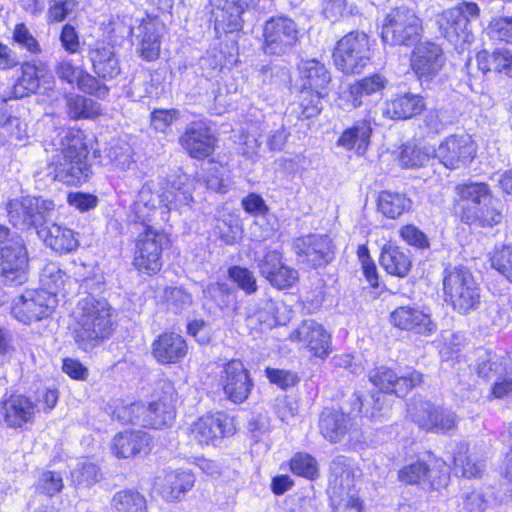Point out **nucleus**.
Wrapping results in <instances>:
<instances>
[{"label":"nucleus","instance_id":"338daca9","mask_svg":"<svg viewBox=\"0 0 512 512\" xmlns=\"http://www.w3.org/2000/svg\"><path fill=\"white\" fill-rule=\"evenodd\" d=\"M63 488V480L59 473L45 471L39 478L37 489L48 496H53Z\"/></svg>","mask_w":512,"mask_h":512},{"label":"nucleus","instance_id":"c03bdc74","mask_svg":"<svg viewBox=\"0 0 512 512\" xmlns=\"http://www.w3.org/2000/svg\"><path fill=\"white\" fill-rule=\"evenodd\" d=\"M110 505L112 512H147L145 497L132 489L116 492Z\"/></svg>","mask_w":512,"mask_h":512},{"label":"nucleus","instance_id":"4be33fe9","mask_svg":"<svg viewBox=\"0 0 512 512\" xmlns=\"http://www.w3.org/2000/svg\"><path fill=\"white\" fill-rule=\"evenodd\" d=\"M370 382L384 393H394L398 397L406 395L412 388L422 381L421 373L412 370L406 374L398 375L387 366H379L369 371Z\"/></svg>","mask_w":512,"mask_h":512},{"label":"nucleus","instance_id":"49530a36","mask_svg":"<svg viewBox=\"0 0 512 512\" xmlns=\"http://www.w3.org/2000/svg\"><path fill=\"white\" fill-rule=\"evenodd\" d=\"M467 451V446L464 444L457 447L453 456L456 472H460L462 476L467 478L478 477L483 472L485 464L483 461L467 455Z\"/></svg>","mask_w":512,"mask_h":512},{"label":"nucleus","instance_id":"0e129e2a","mask_svg":"<svg viewBox=\"0 0 512 512\" xmlns=\"http://www.w3.org/2000/svg\"><path fill=\"white\" fill-rule=\"evenodd\" d=\"M400 236L408 245L417 249H427L430 247L427 235L413 224L403 226L400 229Z\"/></svg>","mask_w":512,"mask_h":512},{"label":"nucleus","instance_id":"72a5a7b5","mask_svg":"<svg viewBox=\"0 0 512 512\" xmlns=\"http://www.w3.org/2000/svg\"><path fill=\"white\" fill-rule=\"evenodd\" d=\"M150 437L143 431H125L117 434L112 443V451L118 458H129L146 451Z\"/></svg>","mask_w":512,"mask_h":512},{"label":"nucleus","instance_id":"8fccbe9b","mask_svg":"<svg viewBox=\"0 0 512 512\" xmlns=\"http://www.w3.org/2000/svg\"><path fill=\"white\" fill-rule=\"evenodd\" d=\"M164 404L158 401H152L148 406H146L145 416H144V426L151 427L154 429H160L165 426H170L175 419V408H172V415L170 419L164 418V413L167 411Z\"/></svg>","mask_w":512,"mask_h":512},{"label":"nucleus","instance_id":"3c124183","mask_svg":"<svg viewBox=\"0 0 512 512\" xmlns=\"http://www.w3.org/2000/svg\"><path fill=\"white\" fill-rule=\"evenodd\" d=\"M491 267L512 283V247L502 246L490 254Z\"/></svg>","mask_w":512,"mask_h":512},{"label":"nucleus","instance_id":"de8ad7c7","mask_svg":"<svg viewBox=\"0 0 512 512\" xmlns=\"http://www.w3.org/2000/svg\"><path fill=\"white\" fill-rule=\"evenodd\" d=\"M228 278L246 295L257 292L258 284L254 273L246 267L234 265L228 268Z\"/></svg>","mask_w":512,"mask_h":512},{"label":"nucleus","instance_id":"a878e982","mask_svg":"<svg viewBox=\"0 0 512 512\" xmlns=\"http://www.w3.org/2000/svg\"><path fill=\"white\" fill-rule=\"evenodd\" d=\"M34 403L25 395L11 394L0 402V424L20 428L33 420Z\"/></svg>","mask_w":512,"mask_h":512},{"label":"nucleus","instance_id":"6e6552de","mask_svg":"<svg viewBox=\"0 0 512 512\" xmlns=\"http://www.w3.org/2000/svg\"><path fill=\"white\" fill-rule=\"evenodd\" d=\"M474 371L485 383L491 385L496 398L512 395V359L487 350L478 354Z\"/></svg>","mask_w":512,"mask_h":512},{"label":"nucleus","instance_id":"4468645a","mask_svg":"<svg viewBox=\"0 0 512 512\" xmlns=\"http://www.w3.org/2000/svg\"><path fill=\"white\" fill-rule=\"evenodd\" d=\"M292 251L299 263L311 268L327 265L334 258V246L329 236L309 233L297 237L292 242Z\"/></svg>","mask_w":512,"mask_h":512},{"label":"nucleus","instance_id":"cd10ccee","mask_svg":"<svg viewBox=\"0 0 512 512\" xmlns=\"http://www.w3.org/2000/svg\"><path fill=\"white\" fill-rule=\"evenodd\" d=\"M443 63L444 56L441 47L431 42L421 43L414 50L411 59V67L421 81H429L434 78Z\"/></svg>","mask_w":512,"mask_h":512},{"label":"nucleus","instance_id":"58836bf2","mask_svg":"<svg viewBox=\"0 0 512 512\" xmlns=\"http://www.w3.org/2000/svg\"><path fill=\"white\" fill-rule=\"evenodd\" d=\"M412 201L404 193L383 190L377 199L378 211L387 218L396 219L411 208Z\"/></svg>","mask_w":512,"mask_h":512},{"label":"nucleus","instance_id":"bf43d9fd","mask_svg":"<svg viewBox=\"0 0 512 512\" xmlns=\"http://www.w3.org/2000/svg\"><path fill=\"white\" fill-rule=\"evenodd\" d=\"M302 94V115L307 119L317 116L323 108L322 99L326 96V92L306 90Z\"/></svg>","mask_w":512,"mask_h":512},{"label":"nucleus","instance_id":"aec40b11","mask_svg":"<svg viewBox=\"0 0 512 512\" xmlns=\"http://www.w3.org/2000/svg\"><path fill=\"white\" fill-rule=\"evenodd\" d=\"M233 420L223 412L199 417L190 427V436L200 445L214 444L218 439L233 435Z\"/></svg>","mask_w":512,"mask_h":512},{"label":"nucleus","instance_id":"0eeeda50","mask_svg":"<svg viewBox=\"0 0 512 512\" xmlns=\"http://www.w3.org/2000/svg\"><path fill=\"white\" fill-rule=\"evenodd\" d=\"M359 472L354 461L344 455L336 456L330 464L328 493L335 510L357 509L361 502L355 490V477Z\"/></svg>","mask_w":512,"mask_h":512},{"label":"nucleus","instance_id":"c756f323","mask_svg":"<svg viewBox=\"0 0 512 512\" xmlns=\"http://www.w3.org/2000/svg\"><path fill=\"white\" fill-rule=\"evenodd\" d=\"M391 322L402 330L429 335L436 331V324L429 314L414 306H400L391 313Z\"/></svg>","mask_w":512,"mask_h":512},{"label":"nucleus","instance_id":"a18cd8bd","mask_svg":"<svg viewBox=\"0 0 512 512\" xmlns=\"http://www.w3.org/2000/svg\"><path fill=\"white\" fill-rule=\"evenodd\" d=\"M66 106L73 119L92 118L100 114V106L96 101L78 94L67 95Z\"/></svg>","mask_w":512,"mask_h":512},{"label":"nucleus","instance_id":"f03ea898","mask_svg":"<svg viewBox=\"0 0 512 512\" xmlns=\"http://www.w3.org/2000/svg\"><path fill=\"white\" fill-rule=\"evenodd\" d=\"M72 335L78 347L90 351L109 339L116 328L113 308L105 299L87 294L73 312Z\"/></svg>","mask_w":512,"mask_h":512},{"label":"nucleus","instance_id":"9d476101","mask_svg":"<svg viewBox=\"0 0 512 512\" xmlns=\"http://www.w3.org/2000/svg\"><path fill=\"white\" fill-rule=\"evenodd\" d=\"M333 59L336 67L343 73H360L370 60L368 35L360 31L346 34L337 42Z\"/></svg>","mask_w":512,"mask_h":512},{"label":"nucleus","instance_id":"864d4df0","mask_svg":"<svg viewBox=\"0 0 512 512\" xmlns=\"http://www.w3.org/2000/svg\"><path fill=\"white\" fill-rule=\"evenodd\" d=\"M145 411L146 406L141 402H137L117 407L114 415L122 423L141 424L144 426Z\"/></svg>","mask_w":512,"mask_h":512},{"label":"nucleus","instance_id":"2eb2a0df","mask_svg":"<svg viewBox=\"0 0 512 512\" xmlns=\"http://www.w3.org/2000/svg\"><path fill=\"white\" fill-rule=\"evenodd\" d=\"M52 207L51 201L36 197H23L7 202L9 222L17 229L35 228L37 231L46 220V213Z\"/></svg>","mask_w":512,"mask_h":512},{"label":"nucleus","instance_id":"13d9d810","mask_svg":"<svg viewBox=\"0 0 512 512\" xmlns=\"http://www.w3.org/2000/svg\"><path fill=\"white\" fill-rule=\"evenodd\" d=\"M488 35L491 39L512 43V17L493 19L488 26Z\"/></svg>","mask_w":512,"mask_h":512},{"label":"nucleus","instance_id":"e2e57ef3","mask_svg":"<svg viewBox=\"0 0 512 512\" xmlns=\"http://www.w3.org/2000/svg\"><path fill=\"white\" fill-rule=\"evenodd\" d=\"M76 82L78 88L85 93L94 95L98 98H105L108 95V87L100 84L98 79L88 72L80 70V74Z\"/></svg>","mask_w":512,"mask_h":512},{"label":"nucleus","instance_id":"412c9836","mask_svg":"<svg viewBox=\"0 0 512 512\" xmlns=\"http://www.w3.org/2000/svg\"><path fill=\"white\" fill-rule=\"evenodd\" d=\"M0 251V272L3 281L9 285H22L28 280L29 258L23 242H13Z\"/></svg>","mask_w":512,"mask_h":512},{"label":"nucleus","instance_id":"7c9ffc66","mask_svg":"<svg viewBox=\"0 0 512 512\" xmlns=\"http://www.w3.org/2000/svg\"><path fill=\"white\" fill-rule=\"evenodd\" d=\"M187 343L184 338L174 332L160 334L152 344V354L161 364H175L187 354Z\"/></svg>","mask_w":512,"mask_h":512},{"label":"nucleus","instance_id":"39448f33","mask_svg":"<svg viewBox=\"0 0 512 512\" xmlns=\"http://www.w3.org/2000/svg\"><path fill=\"white\" fill-rule=\"evenodd\" d=\"M65 274L55 266L47 267L41 275L43 285L50 291H27L14 302L12 314L28 324L49 316L56 306V290L64 283Z\"/></svg>","mask_w":512,"mask_h":512},{"label":"nucleus","instance_id":"f704fd0d","mask_svg":"<svg viewBox=\"0 0 512 512\" xmlns=\"http://www.w3.org/2000/svg\"><path fill=\"white\" fill-rule=\"evenodd\" d=\"M424 108L425 102L422 96L405 93L386 103L384 115L390 119H408L420 114Z\"/></svg>","mask_w":512,"mask_h":512},{"label":"nucleus","instance_id":"052dcab7","mask_svg":"<svg viewBox=\"0 0 512 512\" xmlns=\"http://www.w3.org/2000/svg\"><path fill=\"white\" fill-rule=\"evenodd\" d=\"M179 117L177 109H155L151 113L150 123L155 131L165 133Z\"/></svg>","mask_w":512,"mask_h":512},{"label":"nucleus","instance_id":"79ce46f5","mask_svg":"<svg viewBox=\"0 0 512 512\" xmlns=\"http://www.w3.org/2000/svg\"><path fill=\"white\" fill-rule=\"evenodd\" d=\"M277 303L271 298H259L247 308L246 319L249 325L260 324L272 327L277 323Z\"/></svg>","mask_w":512,"mask_h":512},{"label":"nucleus","instance_id":"5701e85b","mask_svg":"<svg viewBox=\"0 0 512 512\" xmlns=\"http://www.w3.org/2000/svg\"><path fill=\"white\" fill-rule=\"evenodd\" d=\"M220 384L225 396L236 404L243 403L253 387L248 370L239 360L225 364L220 374Z\"/></svg>","mask_w":512,"mask_h":512},{"label":"nucleus","instance_id":"9b49d317","mask_svg":"<svg viewBox=\"0 0 512 512\" xmlns=\"http://www.w3.org/2000/svg\"><path fill=\"white\" fill-rule=\"evenodd\" d=\"M264 54L283 56L289 54L299 40L297 24L284 16L271 17L263 25Z\"/></svg>","mask_w":512,"mask_h":512},{"label":"nucleus","instance_id":"ea45409f","mask_svg":"<svg viewBox=\"0 0 512 512\" xmlns=\"http://www.w3.org/2000/svg\"><path fill=\"white\" fill-rule=\"evenodd\" d=\"M379 261L389 274L398 277L406 276L412 265L410 257L399 247L392 245L383 247Z\"/></svg>","mask_w":512,"mask_h":512},{"label":"nucleus","instance_id":"c85d7f7f","mask_svg":"<svg viewBox=\"0 0 512 512\" xmlns=\"http://www.w3.org/2000/svg\"><path fill=\"white\" fill-rule=\"evenodd\" d=\"M199 180L192 179L183 174L171 182V184L159 195L162 207L171 210L190 208L193 203V190Z\"/></svg>","mask_w":512,"mask_h":512},{"label":"nucleus","instance_id":"1a4fd4ad","mask_svg":"<svg viewBox=\"0 0 512 512\" xmlns=\"http://www.w3.org/2000/svg\"><path fill=\"white\" fill-rule=\"evenodd\" d=\"M422 24L416 13L407 7L392 9L385 17L381 38L385 44L411 46L420 40Z\"/></svg>","mask_w":512,"mask_h":512},{"label":"nucleus","instance_id":"09e8293b","mask_svg":"<svg viewBox=\"0 0 512 512\" xmlns=\"http://www.w3.org/2000/svg\"><path fill=\"white\" fill-rule=\"evenodd\" d=\"M133 9L134 6L131 2L124 10L116 9L109 21L111 32L121 37L132 36L135 32V28L133 27Z\"/></svg>","mask_w":512,"mask_h":512},{"label":"nucleus","instance_id":"dca6fc26","mask_svg":"<svg viewBox=\"0 0 512 512\" xmlns=\"http://www.w3.org/2000/svg\"><path fill=\"white\" fill-rule=\"evenodd\" d=\"M434 156L448 169L465 168L476 156V145L467 134H452L434 150Z\"/></svg>","mask_w":512,"mask_h":512},{"label":"nucleus","instance_id":"20e7f679","mask_svg":"<svg viewBox=\"0 0 512 512\" xmlns=\"http://www.w3.org/2000/svg\"><path fill=\"white\" fill-rule=\"evenodd\" d=\"M455 209L462 222L479 227H492L502 220L488 184L467 182L455 187Z\"/></svg>","mask_w":512,"mask_h":512},{"label":"nucleus","instance_id":"e433bc0d","mask_svg":"<svg viewBox=\"0 0 512 512\" xmlns=\"http://www.w3.org/2000/svg\"><path fill=\"white\" fill-rule=\"evenodd\" d=\"M194 475L190 471H170L166 473L160 492L168 502L179 500L194 485Z\"/></svg>","mask_w":512,"mask_h":512},{"label":"nucleus","instance_id":"69168bd1","mask_svg":"<svg viewBox=\"0 0 512 512\" xmlns=\"http://www.w3.org/2000/svg\"><path fill=\"white\" fill-rule=\"evenodd\" d=\"M297 280L298 271L282 263L281 268L273 272L268 282L277 289H286L292 287Z\"/></svg>","mask_w":512,"mask_h":512},{"label":"nucleus","instance_id":"6e6d98bb","mask_svg":"<svg viewBox=\"0 0 512 512\" xmlns=\"http://www.w3.org/2000/svg\"><path fill=\"white\" fill-rule=\"evenodd\" d=\"M165 299L168 303V306L176 313L190 307L193 303L192 295L182 287L166 288Z\"/></svg>","mask_w":512,"mask_h":512},{"label":"nucleus","instance_id":"a211bd4d","mask_svg":"<svg viewBox=\"0 0 512 512\" xmlns=\"http://www.w3.org/2000/svg\"><path fill=\"white\" fill-rule=\"evenodd\" d=\"M319 429L331 443H352L358 441L359 429L350 414L325 409L319 418Z\"/></svg>","mask_w":512,"mask_h":512},{"label":"nucleus","instance_id":"680f3d73","mask_svg":"<svg viewBox=\"0 0 512 512\" xmlns=\"http://www.w3.org/2000/svg\"><path fill=\"white\" fill-rule=\"evenodd\" d=\"M399 161L404 168H416L429 161V155L415 146L405 145L399 155Z\"/></svg>","mask_w":512,"mask_h":512},{"label":"nucleus","instance_id":"4d7b16f0","mask_svg":"<svg viewBox=\"0 0 512 512\" xmlns=\"http://www.w3.org/2000/svg\"><path fill=\"white\" fill-rule=\"evenodd\" d=\"M13 40L21 48L26 49L31 54H39L41 52L39 42L24 23H18L15 25Z\"/></svg>","mask_w":512,"mask_h":512},{"label":"nucleus","instance_id":"603ef678","mask_svg":"<svg viewBox=\"0 0 512 512\" xmlns=\"http://www.w3.org/2000/svg\"><path fill=\"white\" fill-rule=\"evenodd\" d=\"M290 469L294 474L308 479H314L318 475L317 461L308 453H296L290 461Z\"/></svg>","mask_w":512,"mask_h":512},{"label":"nucleus","instance_id":"7ed1b4c3","mask_svg":"<svg viewBox=\"0 0 512 512\" xmlns=\"http://www.w3.org/2000/svg\"><path fill=\"white\" fill-rule=\"evenodd\" d=\"M131 231L136 234L134 266L141 273L154 275L162 268V251L168 244L167 235L151 225L153 214L145 203L134 204Z\"/></svg>","mask_w":512,"mask_h":512},{"label":"nucleus","instance_id":"f8f14e48","mask_svg":"<svg viewBox=\"0 0 512 512\" xmlns=\"http://www.w3.org/2000/svg\"><path fill=\"white\" fill-rule=\"evenodd\" d=\"M409 414L419 428L433 433H448L457 427L459 420L451 409L422 399L413 402Z\"/></svg>","mask_w":512,"mask_h":512},{"label":"nucleus","instance_id":"ddd939ff","mask_svg":"<svg viewBox=\"0 0 512 512\" xmlns=\"http://www.w3.org/2000/svg\"><path fill=\"white\" fill-rule=\"evenodd\" d=\"M479 16V7L475 2H462L435 16L439 33L449 42L459 39L466 41L468 24Z\"/></svg>","mask_w":512,"mask_h":512},{"label":"nucleus","instance_id":"2f4dec72","mask_svg":"<svg viewBox=\"0 0 512 512\" xmlns=\"http://www.w3.org/2000/svg\"><path fill=\"white\" fill-rule=\"evenodd\" d=\"M88 56L99 78L108 81L120 75V63L112 47L103 43L96 44L89 49Z\"/></svg>","mask_w":512,"mask_h":512},{"label":"nucleus","instance_id":"37998d69","mask_svg":"<svg viewBox=\"0 0 512 512\" xmlns=\"http://www.w3.org/2000/svg\"><path fill=\"white\" fill-rule=\"evenodd\" d=\"M39 68L36 64L25 62L21 66V76L12 87V97L24 98L30 94L36 93L39 88Z\"/></svg>","mask_w":512,"mask_h":512},{"label":"nucleus","instance_id":"c9c22d12","mask_svg":"<svg viewBox=\"0 0 512 512\" xmlns=\"http://www.w3.org/2000/svg\"><path fill=\"white\" fill-rule=\"evenodd\" d=\"M299 70L305 90L326 92L327 86L331 82V74L324 64L310 59L303 61Z\"/></svg>","mask_w":512,"mask_h":512},{"label":"nucleus","instance_id":"774afa93","mask_svg":"<svg viewBox=\"0 0 512 512\" xmlns=\"http://www.w3.org/2000/svg\"><path fill=\"white\" fill-rule=\"evenodd\" d=\"M282 263L281 254L273 250L268 251L262 259L258 260L257 267L260 275L268 281L273 275V272L281 268Z\"/></svg>","mask_w":512,"mask_h":512},{"label":"nucleus","instance_id":"b1692460","mask_svg":"<svg viewBox=\"0 0 512 512\" xmlns=\"http://www.w3.org/2000/svg\"><path fill=\"white\" fill-rule=\"evenodd\" d=\"M387 79L380 74H373L350 84L343 89L338 97V106L350 111L367 103V97L382 91Z\"/></svg>","mask_w":512,"mask_h":512},{"label":"nucleus","instance_id":"bb28decb","mask_svg":"<svg viewBox=\"0 0 512 512\" xmlns=\"http://www.w3.org/2000/svg\"><path fill=\"white\" fill-rule=\"evenodd\" d=\"M291 339L302 343L318 358H325L331 352V336L315 320L303 321L291 334Z\"/></svg>","mask_w":512,"mask_h":512},{"label":"nucleus","instance_id":"f3484780","mask_svg":"<svg viewBox=\"0 0 512 512\" xmlns=\"http://www.w3.org/2000/svg\"><path fill=\"white\" fill-rule=\"evenodd\" d=\"M449 472L444 463L431 468L424 461L417 460L398 471V480L407 485H419L423 489L439 490L448 485Z\"/></svg>","mask_w":512,"mask_h":512},{"label":"nucleus","instance_id":"473e14b6","mask_svg":"<svg viewBox=\"0 0 512 512\" xmlns=\"http://www.w3.org/2000/svg\"><path fill=\"white\" fill-rule=\"evenodd\" d=\"M37 234L48 247L59 254L70 253L79 245L73 230L56 223L49 226L42 225Z\"/></svg>","mask_w":512,"mask_h":512},{"label":"nucleus","instance_id":"423d86ee","mask_svg":"<svg viewBox=\"0 0 512 512\" xmlns=\"http://www.w3.org/2000/svg\"><path fill=\"white\" fill-rule=\"evenodd\" d=\"M444 300L460 314H467L480 304V288L470 269L462 264H448L442 273Z\"/></svg>","mask_w":512,"mask_h":512},{"label":"nucleus","instance_id":"5fc2aeb1","mask_svg":"<svg viewBox=\"0 0 512 512\" xmlns=\"http://www.w3.org/2000/svg\"><path fill=\"white\" fill-rule=\"evenodd\" d=\"M4 120L0 122L2 133L11 141L21 142L27 137V125L17 117L8 112L4 115Z\"/></svg>","mask_w":512,"mask_h":512},{"label":"nucleus","instance_id":"6ab92c4d","mask_svg":"<svg viewBox=\"0 0 512 512\" xmlns=\"http://www.w3.org/2000/svg\"><path fill=\"white\" fill-rule=\"evenodd\" d=\"M164 24L156 17L147 15L141 19L135 32L133 44L137 55L147 62L155 61L160 56L161 39Z\"/></svg>","mask_w":512,"mask_h":512},{"label":"nucleus","instance_id":"f257e3e1","mask_svg":"<svg viewBox=\"0 0 512 512\" xmlns=\"http://www.w3.org/2000/svg\"><path fill=\"white\" fill-rule=\"evenodd\" d=\"M51 152L49 169L54 180L67 185H80L92 175L88 142L80 130L61 129L45 147Z\"/></svg>","mask_w":512,"mask_h":512},{"label":"nucleus","instance_id":"4c0bfd02","mask_svg":"<svg viewBox=\"0 0 512 512\" xmlns=\"http://www.w3.org/2000/svg\"><path fill=\"white\" fill-rule=\"evenodd\" d=\"M371 133L369 121H358L342 133L338 139V145L349 150L356 149L359 154H363L369 144Z\"/></svg>","mask_w":512,"mask_h":512},{"label":"nucleus","instance_id":"393cba45","mask_svg":"<svg viewBox=\"0 0 512 512\" xmlns=\"http://www.w3.org/2000/svg\"><path fill=\"white\" fill-rule=\"evenodd\" d=\"M215 141L211 129L203 121L191 122L179 138L181 147L195 159H204L211 155Z\"/></svg>","mask_w":512,"mask_h":512},{"label":"nucleus","instance_id":"a19ab883","mask_svg":"<svg viewBox=\"0 0 512 512\" xmlns=\"http://www.w3.org/2000/svg\"><path fill=\"white\" fill-rule=\"evenodd\" d=\"M202 293L204 306L210 305L223 310L230 306L237 291L228 283L212 282L203 289Z\"/></svg>","mask_w":512,"mask_h":512}]
</instances>
